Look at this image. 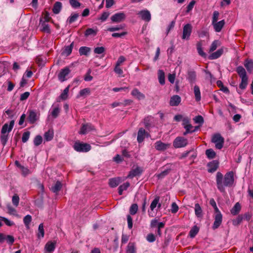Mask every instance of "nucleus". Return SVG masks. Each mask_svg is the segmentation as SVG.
Listing matches in <instances>:
<instances>
[{
    "label": "nucleus",
    "mask_w": 253,
    "mask_h": 253,
    "mask_svg": "<svg viewBox=\"0 0 253 253\" xmlns=\"http://www.w3.org/2000/svg\"><path fill=\"white\" fill-rule=\"evenodd\" d=\"M216 181L218 189L221 192H224L225 186L231 187L233 185L234 172L232 171L227 172L223 178V174L218 172L216 173Z\"/></svg>",
    "instance_id": "nucleus-1"
},
{
    "label": "nucleus",
    "mask_w": 253,
    "mask_h": 253,
    "mask_svg": "<svg viewBox=\"0 0 253 253\" xmlns=\"http://www.w3.org/2000/svg\"><path fill=\"white\" fill-rule=\"evenodd\" d=\"M236 72L241 78V82L239 84V87L242 89H244L246 88L248 84V77L246 71L242 66H240L237 67Z\"/></svg>",
    "instance_id": "nucleus-2"
},
{
    "label": "nucleus",
    "mask_w": 253,
    "mask_h": 253,
    "mask_svg": "<svg viewBox=\"0 0 253 253\" xmlns=\"http://www.w3.org/2000/svg\"><path fill=\"white\" fill-rule=\"evenodd\" d=\"M211 142L215 144L216 149H221L223 146L224 138L219 133L214 134L211 138Z\"/></svg>",
    "instance_id": "nucleus-3"
},
{
    "label": "nucleus",
    "mask_w": 253,
    "mask_h": 253,
    "mask_svg": "<svg viewBox=\"0 0 253 253\" xmlns=\"http://www.w3.org/2000/svg\"><path fill=\"white\" fill-rule=\"evenodd\" d=\"M214 221L212 226L213 229H217L220 225L222 221V215L219 211L217 207H214Z\"/></svg>",
    "instance_id": "nucleus-4"
},
{
    "label": "nucleus",
    "mask_w": 253,
    "mask_h": 253,
    "mask_svg": "<svg viewBox=\"0 0 253 253\" xmlns=\"http://www.w3.org/2000/svg\"><path fill=\"white\" fill-rule=\"evenodd\" d=\"M73 148L77 152H87L91 149V146L87 143L76 142L73 146Z\"/></svg>",
    "instance_id": "nucleus-5"
},
{
    "label": "nucleus",
    "mask_w": 253,
    "mask_h": 253,
    "mask_svg": "<svg viewBox=\"0 0 253 253\" xmlns=\"http://www.w3.org/2000/svg\"><path fill=\"white\" fill-rule=\"evenodd\" d=\"M188 144V140L183 137H177L173 142V145L175 148H181L186 146Z\"/></svg>",
    "instance_id": "nucleus-6"
},
{
    "label": "nucleus",
    "mask_w": 253,
    "mask_h": 253,
    "mask_svg": "<svg viewBox=\"0 0 253 253\" xmlns=\"http://www.w3.org/2000/svg\"><path fill=\"white\" fill-rule=\"evenodd\" d=\"M192 30V26L190 24H187L184 26L182 39L189 40Z\"/></svg>",
    "instance_id": "nucleus-7"
},
{
    "label": "nucleus",
    "mask_w": 253,
    "mask_h": 253,
    "mask_svg": "<svg viewBox=\"0 0 253 253\" xmlns=\"http://www.w3.org/2000/svg\"><path fill=\"white\" fill-rule=\"evenodd\" d=\"M137 14L142 20L145 22H149L151 19L150 12L147 9L142 10L139 11Z\"/></svg>",
    "instance_id": "nucleus-8"
},
{
    "label": "nucleus",
    "mask_w": 253,
    "mask_h": 253,
    "mask_svg": "<svg viewBox=\"0 0 253 253\" xmlns=\"http://www.w3.org/2000/svg\"><path fill=\"white\" fill-rule=\"evenodd\" d=\"M70 72L71 71L68 67L62 69L58 75V80L61 82H64L67 80L66 77L69 74Z\"/></svg>",
    "instance_id": "nucleus-9"
},
{
    "label": "nucleus",
    "mask_w": 253,
    "mask_h": 253,
    "mask_svg": "<svg viewBox=\"0 0 253 253\" xmlns=\"http://www.w3.org/2000/svg\"><path fill=\"white\" fill-rule=\"evenodd\" d=\"M27 120L31 124H34L38 119L37 113L36 110H29Z\"/></svg>",
    "instance_id": "nucleus-10"
},
{
    "label": "nucleus",
    "mask_w": 253,
    "mask_h": 253,
    "mask_svg": "<svg viewBox=\"0 0 253 253\" xmlns=\"http://www.w3.org/2000/svg\"><path fill=\"white\" fill-rule=\"evenodd\" d=\"M126 18V15L123 12L115 13L111 17L112 22L118 23L123 21Z\"/></svg>",
    "instance_id": "nucleus-11"
},
{
    "label": "nucleus",
    "mask_w": 253,
    "mask_h": 253,
    "mask_svg": "<svg viewBox=\"0 0 253 253\" xmlns=\"http://www.w3.org/2000/svg\"><path fill=\"white\" fill-rule=\"evenodd\" d=\"M148 136V132L143 128H140L137 133V140L138 142L139 143L142 142L144 138Z\"/></svg>",
    "instance_id": "nucleus-12"
},
{
    "label": "nucleus",
    "mask_w": 253,
    "mask_h": 253,
    "mask_svg": "<svg viewBox=\"0 0 253 253\" xmlns=\"http://www.w3.org/2000/svg\"><path fill=\"white\" fill-rule=\"evenodd\" d=\"M14 125V120H12L10 122L9 125L5 123L2 127L1 133L2 134H5L6 132H9L12 129Z\"/></svg>",
    "instance_id": "nucleus-13"
},
{
    "label": "nucleus",
    "mask_w": 253,
    "mask_h": 253,
    "mask_svg": "<svg viewBox=\"0 0 253 253\" xmlns=\"http://www.w3.org/2000/svg\"><path fill=\"white\" fill-rule=\"evenodd\" d=\"M187 79L190 84H194L196 80V72L193 70H188L187 72Z\"/></svg>",
    "instance_id": "nucleus-14"
},
{
    "label": "nucleus",
    "mask_w": 253,
    "mask_h": 253,
    "mask_svg": "<svg viewBox=\"0 0 253 253\" xmlns=\"http://www.w3.org/2000/svg\"><path fill=\"white\" fill-rule=\"evenodd\" d=\"M219 163L216 160H213L208 164V171L209 172H213L216 170L218 167Z\"/></svg>",
    "instance_id": "nucleus-15"
},
{
    "label": "nucleus",
    "mask_w": 253,
    "mask_h": 253,
    "mask_svg": "<svg viewBox=\"0 0 253 253\" xmlns=\"http://www.w3.org/2000/svg\"><path fill=\"white\" fill-rule=\"evenodd\" d=\"M154 118L152 116L145 117L143 120V123L147 129H149L153 126Z\"/></svg>",
    "instance_id": "nucleus-16"
},
{
    "label": "nucleus",
    "mask_w": 253,
    "mask_h": 253,
    "mask_svg": "<svg viewBox=\"0 0 253 253\" xmlns=\"http://www.w3.org/2000/svg\"><path fill=\"white\" fill-rule=\"evenodd\" d=\"M225 25V21L224 20H221L219 22H216L212 24L214 30L216 32H219L221 31L222 28Z\"/></svg>",
    "instance_id": "nucleus-17"
},
{
    "label": "nucleus",
    "mask_w": 253,
    "mask_h": 253,
    "mask_svg": "<svg viewBox=\"0 0 253 253\" xmlns=\"http://www.w3.org/2000/svg\"><path fill=\"white\" fill-rule=\"evenodd\" d=\"M62 184L59 181H57L54 184H53L50 188V190L53 193L57 194L61 190Z\"/></svg>",
    "instance_id": "nucleus-18"
},
{
    "label": "nucleus",
    "mask_w": 253,
    "mask_h": 253,
    "mask_svg": "<svg viewBox=\"0 0 253 253\" xmlns=\"http://www.w3.org/2000/svg\"><path fill=\"white\" fill-rule=\"evenodd\" d=\"M73 46L74 42H72L69 45L65 46L61 53L62 55L65 56H68L70 55L72 53Z\"/></svg>",
    "instance_id": "nucleus-19"
},
{
    "label": "nucleus",
    "mask_w": 253,
    "mask_h": 253,
    "mask_svg": "<svg viewBox=\"0 0 253 253\" xmlns=\"http://www.w3.org/2000/svg\"><path fill=\"white\" fill-rule=\"evenodd\" d=\"M180 101V97L177 95H175L171 97L169 104L172 106H177L179 104Z\"/></svg>",
    "instance_id": "nucleus-20"
},
{
    "label": "nucleus",
    "mask_w": 253,
    "mask_h": 253,
    "mask_svg": "<svg viewBox=\"0 0 253 253\" xmlns=\"http://www.w3.org/2000/svg\"><path fill=\"white\" fill-rule=\"evenodd\" d=\"M55 243L51 241L48 242L45 245V250L49 253H52L55 250Z\"/></svg>",
    "instance_id": "nucleus-21"
},
{
    "label": "nucleus",
    "mask_w": 253,
    "mask_h": 253,
    "mask_svg": "<svg viewBox=\"0 0 253 253\" xmlns=\"http://www.w3.org/2000/svg\"><path fill=\"white\" fill-rule=\"evenodd\" d=\"M131 95L136 97L138 100H142L145 98V95L140 92L137 88L133 89L131 91Z\"/></svg>",
    "instance_id": "nucleus-22"
},
{
    "label": "nucleus",
    "mask_w": 253,
    "mask_h": 253,
    "mask_svg": "<svg viewBox=\"0 0 253 253\" xmlns=\"http://www.w3.org/2000/svg\"><path fill=\"white\" fill-rule=\"evenodd\" d=\"M91 51L90 47L87 46H81L79 50V54L81 56H88Z\"/></svg>",
    "instance_id": "nucleus-23"
},
{
    "label": "nucleus",
    "mask_w": 253,
    "mask_h": 253,
    "mask_svg": "<svg viewBox=\"0 0 253 253\" xmlns=\"http://www.w3.org/2000/svg\"><path fill=\"white\" fill-rule=\"evenodd\" d=\"M121 183V179L119 177L111 178L109 179V184L111 187H117Z\"/></svg>",
    "instance_id": "nucleus-24"
},
{
    "label": "nucleus",
    "mask_w": 253,
    "mask_h": 253,
    "mask_svg": "<svg viewBox=\"0 0 253 253\" xmlns=\"http://www.w3.org/2000/svg\"><path fill=\"white\" fill-rule=\"evenodd\" d=\"M62 6V4L61 2H60V1L55 2L53 5V6L52 8L53 12L55 14H58L61 10Z\"/></svg>",
    "instance_id": "nucleus-25"
},
{
    "label": "nucleus",
    "mask_w": 253,
    "mask_h": 253,
    "mask_svg": "<svg viewBox=\"0 0 253 253\" xmlns=\"http://www.w3.org/2000/svg\"><path fill=\"white\" fill-rule=\"evenodd\" d=\"M244 66L249 73L253 71V61L252 59H246Z\"/></svg>",
    "instance_id": "nucleus-26"
},
{
    "label": "nucleus",
    "mask_w": 253,
    "mask_h": 253,
    "mask_svg": "<svg viewBox=\"0 0 253 253\" xmlns=\"http://www.w3.org/2000/svg\"><path fill=\"white\" fill-rule=\"evenodd\" d=\"M90 94V89L89 88H85L80 91L79 94L77 95V97H83L84 98Z\"/></svg>",
    "instance_id": "nucleus-27"
},
{
    "label": "nucleus",
    "mask_w": 253,
    "mask_h": 253,
    "mask_svg": "<svg viewBox=\"0 0 253 253\" xmlns=\"http://www.w3.org/2000/svg\"><path fill=\"white\" fill-rule=\"evenodd\" d=\"M141 173V171L140 169L137 167L129 172V174L128 175V177L130 178H133L136 176L140 175Z\"/></svg>",
    "instance_id": "nucleus-28"
},
{
    "label": "nucleus",
    "mask_w": 253,
    "mask_h": 253,
    "mask_svg": "<svg viewBox=\"0 0 253 253\" xmlns=\"http://www.w3.org/2000/svg\"><path fill=\"white\" fill-rule=\"evenodd\" d=\"M126 253H136V248L134 243L129 242L127 245Z\"/></svg>",
    "instance_id": "nucleus-29"
},
{
    "label": "nucleus",
    "mask_w": 253,
    "mask_h": 253,
    "mask_svg": "<svg viewBox=\"0 0 253 253\" xmlns=\"http://www.w3.org/2000/svg\"><path fill=\"white\" fill-rule=\"evenodd\" d=\"M243 219H244L243 215L239 214L236 217V219H232V224L235 226H238L241 223V222H242Z\"/></svg>",
    "instance_id": "nucleus-30"
},
{
    "label": "nucleus",
    "mask_w": 253,
    "mask_h": 253,
    "mask_svg": "<svg viewBox=\"0 0 253 253\" xmlns=\"http://www.w3.org/2000/svg\"><path fill=\"white\" fill-rule=\"evenodd\" d=\"M223 50L222 48L219 49L216 51L212 53L210 56V59H215L219 57L223 53Z\"/></svg>",
    "instance_id": "nucleus-31"
},
{
    "label": "nucleus",
    "mask_w": 253,
    "mask_h": 253,
    "mask_svg": "<svg viewBox=\"0 0 253 253\" xmlns=\"http://www.w3.org/2000/svg\"><path fill=\"white\" fill-rule=\"evenodd\" d=\"M91 129V126L89 124L83 125L80 129V133L82 134H86Z\"/></svg>",
    "instance_id": "nucleus-32"
},
{
    "label": "nucleus",
    "mask_w": 253,
    "mask_h": 253,
    "mask_svg": "<svg viewBox=\"0 0 253 253\" xmlns=\"http://www.w3.org/2000/svg\"><path fill=\"white\" fill-rule=\"evenodd\" d=\"M130 186L129 182H126L121 185L118 188V193L120 195H122L123 192L124 190L127 189V188Z\"/></svg>",
    "instance_id": "nucleus-33"
},
{
    "label": "nucleus",
    "mask_w": 253,
    "mask_h": 253,
    "mask_svg": "<svg viewBox=\"0 0 253 253\" xmlns=\"http://www.w3.org/2000/svg\"><path fill=\"white\" fill-rule=\"evenodd\" d=\"M32 216L28 214L26 215L23 218V222L27 229L30 228V224L32 221Z\"/></svg>",
    "instance_id": "nucleus-34"
},
{
    "label": "nucleus",
    "mask_w": 253,
    "mask_h": 253,
    "mask_svg": "<svg viewBox=\"0 0 253 253\" xmlns=\"http://www.w3.org/2000/svg\"><path fill=\"white\" fill-rule=\"evenodd\" d=\"M194 92L195 96V99L197 101L201 100V92L200 88L198 85H195L194 87Z\"/></svg>",
    "instance_id": "nucleus-35"
},
{
    "label": "nucleus",
    "mask_w": 253,
    "mask_h": 253,
    "mask_svg": "<svg viewBox=\"0 0 253 253\" xmlns=\"http://www.w3.org/2000/svg\"><path fill=\"white\" fill-rule=\"evenodd\" d=\"M202 45L203 44L201 41L197 42V49L199 54L202 57H205L206 56V54L203 50Z\"/></svg>",
    "instance_id": "nucleus-36"
},
{
    "label": "nucleus",
    "mask_w": 253,
    "mask_h": 253,
    "mask_svg": "<svg viewBox=\"0 0 253 253\" xmlns=\"http://www.w3.org/2000/svg\"><path fill=\"white\" fill-rule=\"evenodd\" d=\"M206 155L209 159H212L215 157L216 153L212 149H209L206 151Z\"/></svg>",
    "instance_id": "nucleus-37"
},
{
    "label": "nucleus",
    "mask_w": 253,
    "mask_h": 253,
    "mask_svg": "<svg viewBox=\"0 0 253 253\" xmlns=\"http://www.w3.org/2000/svg\"><path fill=\"white\" fill-rule=\"evenodd\" d=\"M53 137V132L50 130L45 132L44 134V138L47 141H49L52 139Z\"/></svg>",
    "instance_id": "nucleus-38"
},
{
    "label": "nucleus",
    "mask_w": 253,
    "mask_h": 253,
    "mask_svg": "<svg viewBox=\"0 0 253 253\" xmlns=\"http://www.w3.org/2000/svg\"><path fill=\"white\" fill-rule=\"evenodd\" d=\"M44 235V231L43 229V225L42 223H41L38 228V237L39 238H43Z\"/></svg>",
    "instance_id": "nucleus-39"
},
{
    "label": "nucleus",
    "mask_w": 253,
    "mask_h": 253,
    "mask_svg": "<svg viewBox=\"0 0 253 253\" xmlns=\"http://www.w3.org/2000/svg\"><path fill=\"white\" fill-rule=\"evenodd\" d=\"M199 232V228L195 225L190 231L189 232V236L191 238H193L195 237L196 234Z\"/></svg>",
    "instance_id": "nucleus-40"
},
{
    "label": "nucleus",
    "mask_w": 253,
    "mask_h": 253,
    "mask_svg": "<svg viewBox=\"0 0 253 253\" xmlns=\"http://www.w3.org/2000/svg\"><path fill=\"white\" fill-rule=\"evenodd\" d=\"M97 30H94L92 28L87 29L84 33L85 37H88L90 35L95 36L97 34Z\"/></svg>",
    "instance_id": "nucleus-41"
},
{
    "label": "nucleus",
    "mask_w": 253,
    "mask_h": 253,
    "mask_svg": "<svg viewBox=\"0 0 253 253\" xmlns=\"http://www.w3.org/2000/svg\"><path fill=\"white\" fill-rule=\"evenodd\" d=\"M79 14L78 13L72 14L68 18L67 22H68L69 24H72L77 20Z\"/></svg>",
    "instance_id": "nucleus-42"
},
{
    "label": "nucleus",
    "mask_w": 253,
    "mask_h": 253,
    "mask_svg": "<svg viewBox=\"0 0 253 253\" xmlns=\"http://www.w3.org/2000/svg\"><path fill=\"white\" fill-rule=\"evenodd\" d=\"M69 90V86L66 87L60 95V97L62 100H66L68 97V93Z\"/></svg>",
    "instance_id": "nucleus-43"
},
{
    "label": "nucleus",
    "mask_w": 253,
    "mask_h": 253,
    "mask_svg": "<svg viewBox=\"0 0 253 253\" xmlns=\"http://www.w3.org/2000/svg\"><path fill=\"white\" fill-rule=\"evenodd\" d=\"M42 138L40 135H37L34 139V143L36 146H38L40 145V144H41L42 143Z\"/></svg>",
    "instance_id": "nucleus-44"
},
{
    "label": "nucleus",
    "mask_w": 253,
    "mask_h": 253,
    "mask_svg": "<svg viewBox=\"0 0 253 253\" xmlns=\"http://www.w3.org/2000/svg\"><path fill=\"white\" fill-rule=\"evenodd\" d=\"M219 45V42L218 40L214 41L212 42V43L211 45L209 51L210 52L213 51L214 50H215L216 49V48L217 47V46Z\"/></svg>",
    "instance_id": "nucleus-45"
},
{
    "label": "nucleus",
    "mask_w": 253,
    "mask_h": 253,
    "mask_svg": "<svg viewBox=\"0 0 253 253\" xmlns=\"http://www.w3.org/2000/svg\"><path fill=\"white\" fill-rule=\"evenodd\" d=\"M159 83L162 85L165 83V73L162 70H159Z\"/></svg>",
    "instance_id": "nucleus-46"
},
{
    "label": "nucleus",
    "mask_w": 253,
    "mask_h": 253,
    "mask_svg": "<svg viewBox=\"0 0 253 253\" xmlns=\"http://www.w3.org/2000/svg\"><path fill=\"white\" fill-rule=\"evenodd\" d=\"M69 2L72 7L74 8H77L79 7L81 3L79 2L77 0H69Z\"/></svg>",
    "instance_id": "nucleus-47"
},
{
    "label": "nucleus",
    "mask_w": 253,
    "mask_h": 253,
    "mask_svg": "<svg viewBox=\"0 0 253 253\" xmlns=\"http://www.w3.org/2000/svg\"><path fill=\"white\" fill-rule=\"evenodd\" d=\"M0 221H4L5 224L8 226H11L14 225L13 222L10 221L7 218L3 216H0Z\"/></svg>",
    "instance_id": "nucleus-48"
},
{
    "label": "nucleus",
    "mask_w": 253,
    "mask_h": 253,
    "mask_svg": "<svg viewBox=\"0 0 253 253\" xmlns=\"http://www.w3.org/2000/svg\"><path fill=\"white\" fill-rule=\"evenodd\" d=\"M30 132L29 131H26L23 133L22 137V141L23 143H25L28 140L30 137Z\"/></svg>",
    "instance_id": "nucleus-49"
},
{
    "label": "nucleus",
    "mask_w": 253,
    "mask_h": 253,
    "mask_svg": "<svg viewBox=\"0 0 253 253\" xmlns=\"http://www.w3.org/2000/svg\"><path fill=\"white\" fill-rule=\"evenodd\" d=\"M195 214L198 217H202L203 212L201 207H196L195 209Z\"/></svg>",
    "instance_id": "nucleus-50"
},
{
    "label": "nucleus",
    "mask_w": 253,
    "mask_h": 253,
    "mask_svg": "<svg viewBox=\"0 0 253 253\" xmlns=\"http://www.w3.org/2000/svg\"><path fill=\"white\" fill-rule=\"evenodd\" d=\"M170 171V169L169 168L164 169V170H162L160 173H159V178H163L166 175H168L169 171Z\"/></svg>",
    "instance_id": "nucleus-51"
},
{
    "label": "nucleus",
    "mask_w": 253,
    "mask_h": 253,
    "mask_svg": "<svg viewBox=\"0 0 253 253\" xmlns=\"http://www.w3.org/2000/svg\"><path fill=\"white\" fill-rule=\"evenodd\" d=\"M241 210V207H233V208L230 211L231 214L235 215L239 213Z\"/></svg>",
    "instance_id": "nucleus-52"
},
{
    "label": "nucleus",
    "mask_w": 253,
    "mask_h": 253,
    "mask_svg": "<svg viewBox=\"0 0 253 253\" xmlns=\"http://www.w3.org/2000/svg\"><path fill=\"white\" fill-rule=\"evenodd\" d=\"M60 113V109L58 107L54 108L51 112V115L54 118H56Z\"/></svg>",
    "instance_id": "nucleus-53"
},
{
    "label": "nucleus",
    "mask_w": 253,
    "mask_h": 253,
    "mask_svg": "<svg viewBox=\"0 0 253 253\" xmlns=\"http://www.w3.org/2000/svg\"><path fill=\"white\" fill-rule=\"evenodd\" d=\"M146 240L148 242L152 243L156 240V237L153 234L150 233L147 235Z\"/></svg>",
    "instance_id": "nucleus-54"
},
{
    "label": "nucleus",
    "mask_w": 253,
    "mask_h": 253,
    "mask_svg": "<svg viewBox=\"0 0 253 253\" xmlns=\"http://www.w3.org/2000/svg\"><path fill=\"white\" fill-rule=\"evenodd\" d=\"M124 26L123 25H119L116 27H110L108 29V31L110 32H114L117 31H119L120 30L123 29Z\"/></svg>",
    "instance_id": "nucleus-55"
},
{
    "label": "nucleus",
    "mask_w": 253,
    "mask_h": 253,
    "mask_svg": "<svg viewBox=\"0 0 253 253\" xmlns=\"http://www.w3.org/2000/svg\"><path fill=\"white\" fill-rule=\"evenodd\" d=\"M219 15V13L217 11H214L213 13V16L212 18V24L213 23L217 22L218 19V17Z\"/></svg>",
    "instance_id": "nucleus-56"
},
{
    "label": "nucleus",
    "mask_w": 253,
    "mask_h": 253,
    "mask_svg": "<svg viewBox=\"0 0 253 253\" xmlns=\"http://www.w3.org/2000/svg\"><path fill=\"white\" fill-rule=\"evenodd\" d=\"M14 238L12 235H6V241L8 244L12 245L14 242Z\"/></svg>",
    "instance_id": "nucleus-57"
},
{
    "label": "nucleus",
    "mask_w": 253,
    "mask_h": 253,
    "mask_svg": "<svg viewBox=\"0 0 253 253\" xmlns=\"http://www.w3.org/2000/svg\"><path fill=\"white\" fill-rule=\"evenodd\" d=\"M8 140V135L2 134L0 137V141L3 146H4Z\"/></svg>",
    "instance_id": "nucleus-58"
},
{
    "label": "nucleus",
    "mask_w": 253,
    "mask_h": 253,
    "mask_svg": "<svg viewBox=\"0 0 253 253\" xmlns=\"http://www.w3.org/2000/svg\"><path fill=\"white\" fill-rule=\"evenodd\" d=\"M194 121L196 123L202 124L204 123V119L202 116L198 115L195 117Z\"/></svg>",
    "instance_id": "nucleus-59"
},
{
    "label": "nucleus",
    "mask_w": 253,
    "mask_h": 253,
    "mask_svg": "<svg viewBox=\"0 0 253 253\" xmlns=\"http://www.w3.org/2000/svg\"><path fill=\"white\" fill-rule=\"evenodd\" d=\"M42 31L46 32L47 33H50V29L48 24H45L44 22L42 24Z\"/></svg>",
    "instance_id": "nucleus-60"
},
{
    "label": "nucleus",
    "mask_w": 253,
    "mask_h": 253,
    "mask_svg": "<svg viewBox=\"0 0 253 253\" xmlns=\"http://www.w3.org/2000/svg\"><path fill=\"white\" fill-rule=\"evenodd\" d=\"M105 51V48L103 46L97 47L94 48V52L96 54H101Z\"/></svg>",
    "instance_id": "nucleus-61"
},
{
    "label": "nucleus",
    "mask_w": 253,
    "mask_h": 253,
    "mask_svg": "<svg viewBox=\"0 0 253 253\" xmlns=\"http://www.w3.org/2000/svg\"><path fill=\"white\" fill-rule=\"evenodd\" d=\"M12 201L14 206H18L19 201V196L17 194H15L12 197Z\"/></svg>",
    "instance_id": "nucleus-62"
},
{
    "label": "nucleus",
    "mask_w": 253,
    "mask_h": 253,
    "mask_svg": "<svg viewBox=\"0 0 253 253\" xmlns=\"http://www.w3.org/2000/svg\"><path fill=\"white\" fill-rule=\"evenodd\" d=\"M29 95L30 92L28 91L25 92L24 93L21 94L20 98V101H24L26 100L29 97Z\"/></svg>",
    "instance_id": "nucleus-63"
},
{
    "label": "nucleus",
    "mask_w": 253,
    "mask_h": 253,
    "mask_svg": "<svg viewBox=\"0 0 253 253\" xmlns=\"http://www.w3.org/2000/svg\"><path fill=\"white\" fill-rule=\"evenodd\" d=\"M43 204V199L42 195H40L35 200L36 206H41Z\"/></svg>",
    "instance_id": "nucleus-64"
}]
</instances>
